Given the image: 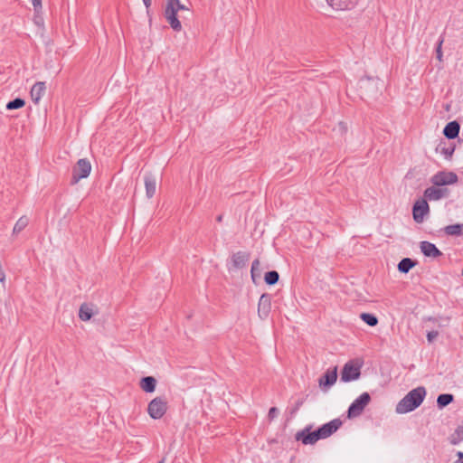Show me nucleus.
I'll return each instance as SVG.
<instances>
[{"label":"nucleus","mask_w":463,"mask_h":463,"mask_svg":"<svg viewBox=\"0 0 463 463\" xmlns=\"http://www.w3.org/2000/svg\"><path fill=\"white\" fill-rule=\"evenodd\" d=\"M341 425V420L335 419L314 431H310V428H306L297 434V439L301 440L305 445L315 444L317 440L326 439L331 436L340 428Z\"/></svg>","instance_id":"f257e3e1"},{"label":"nucleus","mask_w":463,"mask_h":463,"mask_svg":"<svg viewBox=\"0 0 463 463\" xmlns=\"http://www.w3.org/2000/svg\"><path fill=\"white\" fill-rule=\"evenodd\" d=\"M426 393V389L422 386L412 389L397 403L395 411L405 414L414 411L422 403Z\"/></svg>","instance_id":"f03ea898"},{"label":"nucleus","mask_w":463,"mask_h":463,"mask_svg":"<svg viewBox=\"0 0 463 463\" xmlns=\"http://www.w3.org/2000/svg\"><path fill=\"white\" fill-rule=\"evenodd\" d=\"M180 10H188V8L181 4L179 0H166L165 9V17L169 23L171 28L175 32L182 30V24L177 18V12Z\"/></svg>","instance_id":"7ed1b4c3"},{"label":"nucleus","mask_w":463,"mask_h":463,"mask_svg":"<svg viewBox=\"0 0 463 463\" xmlns=\"http://www.w3.org/2000/svg\"><path fill=\"white\" fill-rule=\"evenodd\" d=\"M91 171L90 162L86 158L79 159L72 168V176L71 183L77 184L80 180L87 178Z\"/></svg>","instance_id":"20e7f679"},{"label":"nucleus","mask_w":463,"mask_h":463,"mask_svg":"<svg viewBox=\"0 0 463 463\" xmlns=\"http://www.w3.org/2000/svg\"><path fill=\"white\" fill-rule=\"evenodd\" d=\"M371 401V396L368 392H363L359 397H357L349 406L348 408V418H356L360 416L364 408L369 404Z\"/></svg>","instance_id":"39448f33"},{"label":"nucleus","mask_w":463,"mask_h":463,"mask_svg":"<svg viewBox=\"0 0 463 463\" xmlns=\"http://www.w3.org/2000/svg\"><path fill=\"white\" fill-rule=\"evenodd\" d=\"M167 411V402L162 397L153 399L147 407V412L152 419H161Z\"/></svg>","instance_id":"423d86ee"},{"label":"nucleus","mask_w":463,"mask_h":463,"mask_svg":"<svg viewBox=\"0 0 463 463\" xmlns=\"http://www.w3.org/2000/svg\"><path fill=\"white\" fill-rule=\"evenodd\" d=\"M458 177L457 174L451 171H439L433 175L430 182L435 186H444L458 183Z\"/></svg>","instance_id":"0eeeda50"},{"label":"nucleus","mask_w":463,"mask_h":463,"mask_svg":"<svg viewBox=\"0 0 463 463\" xmlns=\"http://www.w3.org/2000/svg\"><path fill=\"white\" fill-rule=\"evenodd\" d=\"M360 373V366L354 364L353 362H348L342 370L341 381L344 383L354 381L359 378Z\"/></svg>","instance_id":"6e6552de"},{"label":"nucleus","mask_w":463,"mask_h":463,"mask_svg":"<svg viewBox=\"0 0 463 463\" xmlns=\"http://www.w3.org/2000/svg\"><path fill=\"white\" fill-rule=\"evenodd\" d=\"M429 204L425 199L417 201L412 209L413 219L416 222H423L424 217L429 213Z\"/></svg>","instance_id":"1a4fd4ad"},{"label":"nucleus","mask_w":463,"mask_h":463,"mask_svg":"<svg viewBox=\"0 0 463 463\" xmlns=\"http://www.w3.org/2000/svg\"><path fill=\"white\" fill-rule=\"evenodd\" d=\"M271 309V298L269 294H262L258 303V315L260 319H266Z\"/></svg>","instance_id":"9d476101"},{"label":"nucleus","mask_w":463,"mask_h":463,"mask_svg":"<svg viewBox=\"0 0 463 463\" xmlns=\"http://www.w3.org/2000/svg\"><path fill=\"white\" fill-rule=\"evenodd\" d=\"M337 379V367L333 370H327L323 376L319 378V387L323 390H327L335 384Z\"/></svg>","instance_id":"9b49d317"},{"label":"nucleus","mask_w":463,"mask_h":463,"mask_svg":"<svg viewBox=\"0 0 463 463\" xmlns=\"http://www.w3.org/2000/svg\"><path fill=\"white\" fill-rule=\"evenodd\" d=\"M449 194L447 188H439V186H430L424 191V197L430 201H438Z\"/></svg>","instance_id":"f8f14e48"},{"label":"nucleus","mask_w":463,"mask_h":463,"mask_svg":"<svg viewBox=\"0 0 463 463\" xmlns=\"http://www.w3.org/2000/svg\"><path fill=\"white\" fill-rule=\"evenodd\" d=\"M420 249L422 254L429 258L437 259L442 256V252L436 245L427 241L420 242Z\"/></svg>","instance_id":"ddd939ff"},{"label":"nucleus","mask_w":463,"mask_h":463,"mask_svg":"<svg viewBox=\"0 0 463 463\" xmlns=\"http://www.w3.org/2000/svg\"><path fill=\"white\" fill-rule=\"evenodd\" d=\"M250 260V253L246 251H237L232 254L231 260L232 266L235 269H242L246 266L247 262Z\"/></svg>","instance_id":"4468645a"},{"label":"nucleus","mask_w":463,"mask_h":463,"mask_svg":"<svg viewBox=\"0 0 463 463\" xmlns=\"http://www.w3.org/2000/svg\"><path fill=\"white\" fill-rule=\"evenodd\" d=\"M146 194L147 198H152L156 191V178L152 174H146L144 177Z\"/></svg>","instance_id":"2eb2a0df"},{"label":"nucleus","mask_w":463,"mask_h":463,"mask_svg":"<svg viewBox=\"0 0 463 463\" xmlns=\"http://www.w3.org/2000/svg\"><path fill=\"white\" fill-rule=\"evenodd\" d=\"M45 90H46L45 83L43 81H38L32 87L30 95H31L32 100L35 104L39 103V101L41 100V99L43 98V96L45 93Z\"/></svg>","instance_id":"dca6fc26"},{"label":"nucleus","mask_w":463,"mask_h":463,"mask_svg":"<svg viewBox=\"0 0 463 463\" xmlns=\"http://www.w3.org/2000/svg\"><path fill=\"white\" fill-rule=\"evenodd\" d=\"M460 126L457 121H451L443 129L444 136L449 139H454L458 136Z\"/></svg>","instance_id":"f3484780"},{"label":"nucleus","mask_w":463,"mask_h":463,"mask_svg":"<svg viewBox=\"0 0 463 463\" xmlns=\"http://www.w3.org/2000/svg\"><path fill=\"white\" fill-rule=\"evenodd\" d=\"M156 381L152 376H146L140 381V388L146 392H153L156 390Z\"/></svg>","instance_id":"a211bd4d"},{"label":"nucleus","mask_w":463,"mask_h":463,"mask_svg":"<svg viewBox=\"0 0 463 463\" xmlns=\"http://www.w3.org/2000/svg\"><path fill=\"white\" fill-rule=\"evenodd\" d=\"M94 315L93 307L87 303L82 304L79 309V317L82 321H89Z\"/></svg>","instance_id":"6ab92c4d"},{"label":"nucleus","mask_w":463,"mask_h":463,"mask_svg":"<svg viewBox=\"0 0 463 463\" xmlns=\"http://www.w3.org/2000/svg\"><path fill=\"white\" fill-rule=\"evenodd\" d=\"M463 441V421L456 428L449 437V442L452 445H458Z\"/></svg>","instance_id":"aec40b11"},{"label":"nucleus","mask_w":463,"mask_h":463,"mask_svg":"<svg viewBox=\"0 0 463 463\" xmlns=\"http://www.w3.org/2000/svg\"><path fill=\"white\" fill-rule=\"evenodd\" d=\"M436 151L443 155L446 159H450L455 151V146L451 144H439L437 146Z\"/></svg>","instance_id":"412c9836"},{"label":"nucleus","mask_w":463,"mask_h":463,"mask_svg":"<svg viewBox=\"0 0 463 463\" xmlns=\"http://www.w3.org/2000/svg\"><path fill=\"white\" fill-rule=\"evenodd\" d=\"M416 265V262L410 258L402 259L398 264V270L402 273H408Z\"/></svg>","instance_id":"4be33fe9"},{"label":"nucleus","mask_w":463,"mask_h":463,"mask_svg":"<svg viewBox=\"0 0 463 463\" xmlns=\"http://www.w3.org/2000/svg\"><path fill=\"white\" fill-rule=\"evenodd\" d=\"M444 232L448 235L459 236V235L463 234V224L457 223V224L448 225L444 228Z\"/></svg>","instance_id":"5701e85b"},{"label":"nucleus","mask_w":463,"mask_h":463,"mask_svg":"<svg viewBox=\"0 0 463 463\" xmlns=\"http://www.w3.org/2000/svg\"><path fill=\"white\" fill-rule=\"evenodd\" d=\"M454 401V396L450 393L439 394L437 398V405L442 409Z\"/></svg>","instance_id":"b1692460"},{"label":"nucleus","mask_w":463,"mask_h":463,"mask_svg":"<svg viewBox=\"0 0 463 463\" xmlns=\"http://www.w3.org/2000/svg\"><path fill=\"white\" fill-rule=\"evenodd\" d=\"M29 223V219L26 216H22L18 219V221L15 222L13 233L18 234L20 233Z\"/></svg>","instance_id":"393cba45"},{"label":"nucleus","mask_w":463,"mask_h":463,"mask_svg":"<svg viewBox=\"0 0 463 463\" xmlns=\"http://www.w3.org/2000/svg\"><path fill=\"white\" fill-rule=\"evenodd\" d=\"M361 319L370 326H375L378 324V318L370 313H362Z\"/></svg>","instance_id":"a878e982"},{"label":"nucleus","mask_w":463,"mask_h":463,"mask_svg":"<svg viewBox=\"0 0 463 463\" xmlns=\"http://www.w3.org/2000/svg\"><path fill=\"white\" fill-rule=\"evenodd\" d=\"M279 275L275 270L267 272L265 274V278H264L265 282L268 285H274V284H276L279 281Z\"/></svg>","instance_id":"bb28decb"},{"label":"nucleus","mask_w":463,"mask_h":463,"mask_svg":"<svg viewBox=\"0 0 463 463\" xmlns=\"http://www.w3.org/2000/svg\"><path fill=\"white\" fill-rule=\"evenodd\" d=\"M25 102L23 99L16 98L14 100L9 101L6 104V109L8 110L17 109L20 108H23L24 106Z\"/></svg>","instance_id":"cd10ccee"},{"label":"nucleus","mask_w":463,"mask_h":463,"mask_svg":"<svg viewBox=\"0 0 463 463\" xmlns=\"http://www.w3.org/2000/svg\"><path fill=\"white\" fill-rule=\"evenodd\" d=\"M444 42V38L441 36L438 42L437 48H436V57L439 61H442V43Z\"/></svg>","instance_id":"c85d7f7f"},{"label":"nucleus","mask_w":463,"mask_h":463,"mask_svg":"<svg viewBox=\"0 0 463 463\" xmlns=\"http://www.w3.org/2000/svg\"><path fill=\"white\" fill-rule=\"evenodd\" d=\"M260 260H253L252 264H251V278L253 280H255V272L257 270H259L260 269Z\"/></svg>","instance_id":"c756f323"},{"label":"nucleus","mask_w":463,"mask_h":463,"mask_svg":"<svg viewBox=\"0 0 463 463\" xmlns=\"http://www.w3.org/2000/svg\"><path fill=\"white\" fill-rule=\"evenodd\" d=\"M278 413H279V410L276 407H271L269 409V414H268L269 420H274L278 416Z\"/></svg>","instance_id":"7c9ffc66"},{"label":"nucleus","mask_w":463,"mask_h":463,"mask_svg":"<svg viewBox=\"0 0 463 463\" xmlns=\"http://www.w3.org/2000/svg\"><path fill=\"white\" fill-rule=\"evenodd\" d=\"M32 4H33L35 13L39 14V12L42 9V0H32Z\"/></svg>","instance_id":"2f4dec72"},{"label":"nucleus","mask_w":463,"mask_h":463,"mask_svg":"<svg viewBox=\"0 0 463 463\" xmlns=\"http://www.w3.org/2000/svg\"><path fill=\"white\" fill-rule=\"evenodd\" d=\"M439 335V332L438 331H430L427 333V339L430 343H431L434 339L437 338V336Z\"/></svg>","instance_id":"473e14b6"},{"label":"nucleus","mask_w":463,"mask_h":463,"mask_svg":"<svg viewBox=\"0 0 463 463\" xmlns=\"http://www.w3.org/2000/svg\"><path fill=\"white\" fill-rule=\"evenodd\" d=\"M34 21H35V24H37L38 25L43 24V20L40 16H38V14H36V15L34 17Z\"/></svg>","instance_id":"72a5a7b5"},{"label":"nucleus","mask_w":463,"mask_h":463,"mask_svg":"<svg viewBox=\"0 0 463 463\" xmlns=\"http://www.w3.org/2000/svg\"><path fill=\"white\" fill-rule=\"evenodd\" d=\"M143 2H144V5H146V7L149 8L151 5L152 0H143Z\"/></svg>","instance_id":"f704fd0d"},{"label":"nucleus","mask_w":463,"mask_h":463,"mask_svg":"<svg viewBox=\"0 0 463 463\" xmlns=\"http://www.w3.org/2000/svg\"><path fill=\"white\" fill-rule=\"evenodd\" d=\"M457 457L458 458V460H462L463 459V452L462 451H458L457 452Z\"/></svg>","instance_id":"c9c22d12"},{"label":"nucleus","mask_w":463,"mask_h":463,"mask_svg":"<svg viewBox=\"0 0 463 463\" xmlns=\"http://www.w3.org/2000/svg\"><path fill=\"white\" fill-rule=\"evenodd\" d=\"M222 215H220V216H218L217 221L222 222Z\"/></svg>","instance_id":"e433bc0d"},{"label":"nucleus","mask_w":463,"mask_h":463,"mask_svg":"<svg viewBox=\"0 0 463 463\" xmlns=\"http://www.w3.org/2000/svg\"><path fill=\"white\" fill-rule=\"evenodd\" d=\"M453 463H463V460H455Z\"/></svg>","instance_id":"4c0bfd02"},{"label":"nucleus","mask_w":463,"mask_h":463,"mask_svg":"<svg viewBox=\"0 0 463 463\" xmlns=\"http://www.w3.org/2000/svg\"><path fill=\"white\" fill-rule=\"evenodd\" d=\"M158 463H164V461H159Z\"/></svg>","instance_id":"58836bf2"}]
</instances>
